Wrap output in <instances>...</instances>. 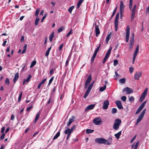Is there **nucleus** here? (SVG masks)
<instances>
[{"instance_id": "f257e3e1", "label": "nucleus", "mask_w": 149, "mask_h": 149, "mask_svg": "<svg viewBox=\"0 0 149 149\" xmlns=\"http://www.w3.org/2000/svg\"><path fill=\"white\" fill-rule=\"evenodd\" d=\"M112 139L111 138L109 139L108 141L102 138H97L95 139V141L99 144L103 143L109 145L111 143Z\"/></svg>"}, {"instance_id": "f03ea898", "label": "nucleus", "mask_w": 149, "mask_h": 149, "mask_svg": "<svg viewBox=\"0 0 149 149\" xmlns=\"http://www.w3.org/2000/svg\"><path fill=\"white\" fill-rule=\"evenodd\" d=\"M121 123V120L118 118L116 119L113 125V128L115 130H118Z\"/></svg>"}, {"instance_id": "7ed1b4c3", "label": "nucleus", "mask_w": 149, "mask_h": 149, "mask_svg": "<svg viewBox=\"0 0 149 149\" xmlns=\"http://www.w3.org/2000/svg\"><path fill=\"white\" fill-rule=\"evenodd\" d=\"M146 111V109H144L141 113L140 115L139 116L138 118L137 119L136 124L137 125L139 122H140L144 116V115Z\"/></svg>"}, {"instance_id": "20e7f679", "label": "nucleus", "mask_w": 149, "mask_h": 149, "mask_svg": "<svg viewBox=\"0 0 149 149\" xmlns=\"http://www.w3.org/2000/svg\"><path fill=\"white\" fill-rule=\"evenodd\" d=\"M119 16V13H118L117 14L115 20V30L116 31H117L118 29V19Z\"/></svg>"}, {"instance_id": "39448f33", "label": "nucleus", "mask_w": 149, "mask_h": 149, "mask_svg": "<svg viewBox=\"0 0 149 149\" xmlns=\"http://www.w3.org/2000/svg\"><path fill=\"white\" fill-rule=\"evenodd\" d=\"M130 35V28L129 26H127L126 30V41L127 42L129 41Z\"/></svg>"}, {"instance_id": "423d86ee", "label": "nucleus", "mask_w": 149, "mask_h": 149, "mask_svg": "<svg viewBox=\"0 0 149 149\" xmlns=\"http://www.w3.org/2000/svg\"><path fill=\"white\" fill-rule=\"evenodd\" d=\"M93 122L95 125H99L102 122V121L100 117H97L93 120Z\"/></svg>"}, {"instance_id": "0eeeda50", "label": "nucleus", "mask_w": 149, "mask_h": 149, "mask_svg": "<svg viewBox=\"0 0 149 149\" xmlns=\"http://www.w3.org/2000/svg\"><path fill=\"white\" fill-rule=\"evenodd\" d=\"M148 90V88H146L143 93L141 95L140 99V102H141L143 101L144 99L145 98L146 95H147Z\"/></svg>"}, {"instance_id": "6e6552de", "label": "nucleus", "mask_w": 149, "mask_h": 149, "mask_svg": "<svg viewBox=\"0 0 149 149\" xmlns=\"http://www.w3.org/2000/svg\"><path fill=\"white\" fill-rule=\"evenodd\" d=\"M112 50V47H111L108 51H107V53L104 58L103 59V63H104L106 62V61L107 60V59L108 58L109 55L111 53V51Z\"/></svg>"}, {"instance_id": "1a4fd4ad", "label": "nucleus", "mask_w": 149, "mask_h": 149, "mask_svg": "<svg viewBox=\"0 0 149 149\" xmlns=\"http://www.w3.org/2000/svg\"><path fill=\"white\" fill-rule=\"evenodd\" d=\"M139 46L138 45L136 47V48L135 50V52H134V54H133V63H134L135 59L136 58V56H137V55L139 52Z\"/></svg>"}, {"instance_id": "9d476101", "label": "nucleus", "mask_w": 149, "mask_h": 149, "mask_svg": "<svg viewBox=\"0 0 149 149\" xmlns=\"http://www.w3.org/2000/svg\"><path fill=\"white\" fill-rule=\"evenodd\" d=\"M91 74H90L88 77L87 79L86 80L85 84V88H86L88 86V84L91 80Z\"/></svg>"}, {"instance_id": "9b49d317", "label": "nucleus", "mask_w": 149, "mask_h": 149, "mask_svg": "<svg viewBox=\"0 0 149 149\" xmlns=\"http://www.w3.org/2000/svg\"><path fill=\"white\" fill-rule=\"evenodd\" d=\"M123 91H126V93L127 94H129L132 93L133 92V90L132 88L127 87L123 89Z\"/></svg>"}, {"instance_id": "f8f14e48", "label": "nucleus", "mask_w": 149, "mask_h": 149, "mask_svg": "<svg viewBox=\"0 0 149 149\" xmlns=\"http://www.w3.org/2000/svg\"><path fill=\"white\" fill-rule=\"evenodd\" d=\"M125 7V6L123 1H121L120 2V13L121 15L122 14L124 10Z\"/></svg>"}, {"instance_id": "ddd939ff", "label": "nucleus", "mask_w": 149, "mask_h": 149, "mask_svg": "<svg viewBox=\"0 0 149 149\" xmlns=\"http://www.w3.org/2000/svg\"><path fill=\"white\" fill-rule=\"evenodd\" d=\"M142 72H137L134 75V79H135L138 80L139 79V78L141 76Z\"/></svg>"}, {"instance_id": "4468645a", "label": "nucleus", "mask_w": 149, "mask_h": 149, "mask_svg": "<svg viewBox=\"0 0 149 149\" xmlns=\"http://www.w3.org/2000/svg\"><path fill=\"white\" fill-rule=\"evenodd\" d=\"M109 104V101L107 100H105L104 102L103 105V109H107L108 108V106Z\"/></svg>"}, {"instance_id": "2eb2a0df", "label": "nucleus", "mask_w": 149, "mask_h": 149, "mask_svg": "<svg viewBox=\"0 0 149 149\" xmlns=\"http://www.w3.org/2000/svg\"><path fill=\"white\" fill-rule=\"evenodd\" d=\"M95 35L96 37H97L98 36L99 34L100 33V31L99 29V26L97 25H96V23L95 24Z\"/></svg>"}, {"instance_id": "dca6fc26", "label": "nucleus", "mask_w": 149, "mask_h": 149, "mask_svg": "<svg viewBox=\"0 0 149 149\" xmlns=\"http://www.w3.org/2000/svg\"><path fill=\"white\" fill-rule=\"evenodd\" d=\"M118 108L119 109H123V107L122 105L121 102L120 101H117L115 102Z\"/></svg>"}, {"instance_id": "f3484780", "label": "nucleus", "mask_w": 149, "mask_h": 149, "mask_svg": "<svg viewBox=\"0 0 149 149\" xmlns=\"http://www.w3.org/2000/svg\"><path fill=\"white\" fill-rule=\"evenodd\" d=\"M95 104H91L88 106L85 109V111H86L90 110L93 109L95 107Z\"/></svg>"}, {"instance_id": "a211bd4d", "label": "nucleus", "mask_w": 149, "mask_h": 149, "mask_svg": "<svg viewBox=\"0 0 149 149\" xmlns=\"http://www.w3.org/2000/svg\"><path fill=\"white\" fill-rule=\"evenodd\" d=\"M46 80H47L46 78L45 79H43V80H42V81H41L40 83L39 84H38V86L37 88H38V89H39L40 88V87H41V86H42V85L44 84L46 81Z\"/></svg>"}, {"instance_id": "6ab92c4d", "label": "nucleus", "mask_w": 149, "mask_h": 149, "mask_svg": "<svg viewBox=\"0 0 149 149\" xmlns=\"http://www.w3.org/2000/svg\"><path fill=\"white\" fill-rule=\"evenodd\" d=\"M32 77V76L30 74L29 75L28 77L26 79H24L23 81V84H24L26 82H28L30 80V79Z\"/></svg>"}, {"instance_id": "aec40b11", "label": "nucleus", "mask_w": 149, "mask_h": 149, "mask_svg": "<svg viewBox=\"0 0 149 149\" xmlns=\"http://www.w3.org/2000/svg\"><path fill=\"white\" fill-rule=\"evenodd\" d=\"M134 40L130 39V43L129 44V49L130 50H131L132 49V46L134 45Z\"/></svg>"}, {"instance_id": "412c9836", "label": "nucleus", "mask_w": 149, "mask_h": 149, "mask_svg": "<svg viewBox=\"0 0 149 149\" xmlns=\"http://www.w3.org/2000/svg\"><path fill=\"white\" fill-rule=\"evenodd\" d=\"M19 77L18 72L16 73L15 75L14 78L13 79L14 84L15 83Z\"/></svg>"}, {"instance_id": "4be33fe9", "label": "nucleus", "mask_w": 149, "mask_h": 149, "mask_svg": "<svg viewBox=\"0 0 149 149\" xmlns=\"http://www.w3.org/2000/svg\"><path fill=\"white\" fill-rule=\"evenodd\" d=\"M146 102V101L144 102L138 108V109L140 111L145 106Z\"/></svg>"}, {"instance_id": "5701e85b", "label": "nucleus", "mask_w": 149, "mask_h": 149, "mask_svg": "<svg viewBox=\"0 0 149 149\" xmlns=\"http://www.w3.org/2000/svg\"><path fill=\"white\" fill-rule=\"evenodd\" d=\"M94 82H95V81H93L91 83V84L89 86L87 90H88L90 91H91V89H92V88L94 84Z\"/></svg>"}, {"instance_id": "b1692460", "label": "nucleus", "mask_w": 149, "mask_h": 149, "mask_svg": "<svg viewBox=\"0 0 149 149\" xmlns=\"http://www.w3.org/2000/svg\"><path fill=\"white\" fill-rule=\"evenodd\" d=\"M121 131H120L118 133L115 134L114 136L116 138L118 139L119 138L120 136L121 135Z\"/></svg>"}, {"instance_id": "393cba45", "label": "nucleus", "mask_w": 149, "mask_h": 149, "mask_svg": "<svg viewBox=\"0 0 149 149\" xmlns=\"http://www.w3.org/2000/svg\"><path fill=\"white\" fill-rule=\"evenodd\" d=\"M72 132L71 131L70 129H68L64 131V133L65 134H71Z\"/></svg>"}, {"instance_id": "a878e982", "label": "nucleus", "mask_w": 149, "mask_h": 149, "mask_svg": "<svg viewBox=\"0 0 149 149\" xmlns=\"http://www.w3.org/2000/svg\"><path fill=\"white\" fill-rule=\"evenodd\" d=\"M111 36V33H110V34H108L106 38V43H108L109 41L110 40Z\"/></svg>"}, {"instance_id": "bb28decb", "label": "nucleus", "mask_w": 149, "mask_h": 149, "mask_svg": "<svg viewBox=\"0 0 149 149\" xmlns=\"http://www.w3.org/2000/svg\"><path fill=\"white\" fill-rule=\"evenodd\" d=\"M40 112H39L36 115L35 120V122H36L38 120V119L39 116L40 115Z\"/></svg>"}, {"instance_id": "cd10ccee", "label": "nucleus", "mask_w": 149, "mask_h": 149, "mask_svg": "<svg viewBox=\"0 0 149 149\" xmlns=\"http://www.w3.org/2000/svg\"><path fill=\"white\" fill-rule=\"evenodd\" d=\"M84 0H79L77 5V8H79L80 7V6L81 4L83 2Z\"/></svg>"}, {"instance_id": "c85d7f7f", "label": "nucleus", "mask_w": 149, "mask_h": 149, "mask_svg": "<svg viewBox=\"0 0 149 149\" xmlns=\"http://www.w3.org/2000/svg\"><path fill=\"white\" fill-rule=\"evenodd\" d=\"M136 12H132L131 15V20L132 21L134 19Z\"/></svg>"}, {"instance_id": "c756f323", "label": "nucleus", "mask_w": 149, "mask_h": 149, "mask_svg": "<svg viewBox=\"0 0 149 149\" xmlns=\"http://www.w3.org/2000/svg\"><path fill=\"white\" fill-rule=\"evenodd\" d=\"M60 131L58 132L56 134V135L54 137L53 139V140H54L55 139H57L58 137L60 136Z\"/></svg>"}, {"instance_id": "7c9ffc66", "label": "nucleus", "mask_w": 149, "mask_h": 149, "mask_svg": "<svg viewBox=\"0 0 149 149\" xmlns=\"http://www.w3.org/2000/svg\"><path fill=\"white\" fill-rule=\"evenodd\" d=\"M98 46L97 47V48L95 50V52H94V53L97 54V52H98V51L99 50V49L100 47L101 46V44H99L98 45Z\"/></svg>"}, {"instance_id": "2f4dec72", "label": "nucleus", "mask_w": 149, "mask_h": 149, "mask_svg": "<svg viewBox=\"0 0 149 149\" xmlns=\"http://www.w3.org/2000/svg\"><path fill=\"white\" fill-rule=\"evenodd\" d=\"M106 85H105L103 87H102L100 88V91L102 92L105 90L106 88Z\"/></svg>"}, {"instance_id": "473e14b6", "label": "nucleus", "mask_w": 149, "mask_h": 149, "mask_svg": "<svg viewBox=\"0 0 149 149\" xmlns=\"http://www.w3.org/2000/svg\"><path fill=\"white\" fill-rule=\"evenodd\" d=\"M133 4V0H130V4H129V8L131 10Z\"/></svg>"}, {"instance_id": "72a5a7b5", "label": "nucleus", "mask_w": 149, "mask_h": 149, "mask_svg": "<svg viewBox=\"0 0 149 149\" xmlns=\"http://www.w3.org/2000/svg\"><path fill=\"white\" fill-rule=\"evenodd\" d=\"M119 81L120 83L124 84L126 80L125 78H123L119 79Z\"/></svg>"}, {"instance_id": "f704fd0d", "label": "nucleus", "mask_w": 149, "mask_h": 149, "mask_svg": "<svg viewBox=\"0 0 149 149\" xmlns=\"http://www.w3.org/2000/svg\"><path fill=\"white\" fill-rule=\"evenodd\" d=\"M27 47V45L25 44L23 47V50L22 52V54H24L26 52Z\"/></svg>"}, {"instance_id": "c9c22d12", "label": "nucleus", "mask_w": 149, "mask_h": 149, "mask_svg": "<svg viewBox=\"0 0 149 149\" xmlns=\"http://www.w3.org/2000/svg\"><path fill=\"white\" fill-rule=\"evenodd\" d=\"M97 54L94 53L93 54V56L91 58V62H93L94 61V59L95 58Z\"/></svg>"}, {"instance_id": "e433bc0d", "label": "nucleus", "mask_w": 149, "mask_h": 149, "mask_svg": "<svg viewBox=\"0 0 149 149\" xmlns=\"http://www.w3.org/2000/svg\"><path fill=\"white\" fill-rule=\"evenodd\" d=\"M74 8V6H72L69 8L68 10V11L70 12L71 14L72 13V11Z\"/></svg>"}, {"instance_id": "4c0bfd02", "label": "nucleus", "mask_w": 149, "mask_h": 149, "mask_svg": "<svg viewBox=\"0 0 149 149\" xmlns=\"http://www.w3.org/2000/svg\"><path fill=\"white\" fill-rule=\"evenodd\" d=\"M90 92V91L87 90L84 94V97L85 98H86V97L88 96V95L89 94Z\"/></svg>"}, {"instance_id": "58836bf2", "label": "nucleus", "mask_w": 149, "mask_h": 149, "mask_svg": "<svg viewBox=\"0 0 149 149\" xmlns=\"http://www.w3.org/2000/svg\"><path fill=\"white\" fill-rule=\"evenodd\" d=\"M54 37V33L53 32L50 35L49 37V39L51 42H52V40L53 38Z\"/></svg>"}, {"instance_id": "ea45409f", "label": "nucleus", "mask_w": 149, "mask_h": 149, "mask_svg": "<svg viewBox=\"0 0 149 149\" xmlns=\"http://www.w3.org/2000/svg\"><path fill=\"white\" fill-rule=\"evenodd\" d=\"M40 10V9L39 8H37L36 11L35 13V16L36 17H37L38 15L39 14V11Z\"/></svg>"}, {"instance_id": "a19ab883", "label": "nucleus", "mask_w": 149, "mask_h": 149, "mask_svg": "<svg viewBox=\"0 0 149 149\" xmlns=\"http://www.w3.org/2000/svg\"><path fill=\"white\" fill-rule=\"evenodd\" d=\"M36 61L34 60L31 63V66H30V68H32L36 64Z\"/></svg>"}, {"instance_id": "79ce46f5", "label": "nucleus", "mask_w": 149, "mask_h": 149, "mask_svg": "<svg viewBox=\"0 0 149 149\" xmlns=\"http://www.w3.org/2000/svg\"><path fill=\"white\" fill-rule=\"evenodd\" d=\"M93 131L94 130L89 129H87L86 130V133L87 134L92 133L93 132Z\"/></svg>"}, {"instance_id": "37998d69", "label": "nucleus", "mask_w": 149, "mask_h": 149, "mask_svg": "<svg viewBox=\"0 0 149 149\" xmlns=\"http://www.w3.org/2000/svg\"><path fill=\"white\" fill-rule=\"evenodd\" d=\"M64 29V27L63 26L59 28L58 30V33H60Z\"/></svg>"}, {"instance_id": "c03bdc74", "label": "nucleus", "mask_w": 149, "mask_h": 149, "mask_svg": "<svg viewBox=\"0 0 149 149\" xmlns=\"http://www.w3.org/2000/svg\"><path fill=\"white\" fill-rule=\"evenodd\" d=\"M40 20V19L38 18H37L35 21V25L36 26L38 24V22Z\"/></svg>"}, {"instance_id": "a18cd8bd", "label": "nucleus", "mask_w": 149, "mask_h": 149, "mask_svg": "<svg viewBox=\"0 0 149 149\" xmlns=\"http://www.w3.org/2000/svg\"><path fill=\"white\" fill-rule=\"evenodd\" d=\"M22 92H21L20 93L19 95V96L18 98V101L19 102L21 100V97H22Z\"/></svg>"}, {"instance_id": "49530a36", "label": "nucleus", "mask_w": 149, "mask_h": 149, "mask_svg": "<svg viewBox=\"0 0 149 149\" xmlns=\"http://www.w3.org/2000/svg\"><path fill=\"white\" fill-rule=\"evenodd\" d=\"M115 74H116V75H114V77L116 79H118L117 77L120 75H119L116 72H115Z\"/></svg>"}, {"instance_id": "de8ad7c7", "label": "nucleus", "mask_w": 149, "mask_h": 149, "mask_svg": "<svg viewBox=\"0 0 149 149\" xmlns=\"http://www.w3.org/2000/svg\"><path fill=\"white\" fill-rule=\"evenodd\" d=\"M54 77L53 76L49 80V82L48 84V86H49L51 83H52V81L54 79Z\"/></svg>"}, {"instance_id": "09e8293b", "label": "nucleus", "mask_w": 149, "mask_h": 149, "mask_svg": "<svg viewBox=\"0 0 149 149\" xmlns=\"http://www.w3.org/2000/svg\"><path fill=\"white\" fill-rule=\"evenodd\" d=\"M117 112V109L116 108H113L112 109V113L113 114L116 113Z\"/></svg>"}, {"instance_id": "8fccbe9b", "label": "nucleus", "mask_w": 149, "mask_h": 149, "mask_svg": "<svg viewBox=\"0 0 149 149\" xmlns=\"http://www.w3.org/2000/svg\"><path fill=\"white\" fill-rule=\"evenodd\" d=\"M75 118V117L74 116H72L71 118L69 119V121H70L71 123H72L74 122Z\"/></svg>"}, {"instance_id": "3c124183", "label": "nucleus", "mask_w": 149, "mask_h": 149, "mask_svg": "<svg viewBox=\"0 0 149 149\" xmlns=\"http://www.w3.org/2000/svg\"><path fill=\"white\" fill-rule=\"evenodd\" d=\"M118 63V61L117 60L115 59L114 60L113 65L114 66H116Z\"/></svg>"}, {"instance_id": "603ef678", "label": "nucleus", "mask_w": 149, "mask_h": 149, "mask_svg": "<svg viewBox=\"0 0 149 149\" xmlns=\"http://www.w3.org/2000/svg\"><path fill=\"white\" fill-rule=\"evenodd\" d=\"M134 98L133 96L130 97L129 99L130 102L134 101Z\"/></svg>"}, {"instance_id": "864d4df0", "label": "nucleus", "mask_w": 149, "mask_h": 149, "mask_svg": "<svg viewBox=\"0 0 149 149\" xmlns=\"http://www.w3.org/2000/svg\"><path fill=\"white\" fill-rule=\"evenodd\" d=\"M139 143V141H138L134 146V149H137Z\"/></svg>"}, {"instance_id": "5fc2aeb1", "label": "nucleus", "mask_w": 149, "mask_h": 149, "mask_svg": "<svg viewBox=\"0 0 149 149\" xmlns=\"http://www.w3.org/2000/svg\"><path fill=\"white\" fill-rule=\"evenodd\" d=\"M9 80L8 78H6L5 80V84H6L8 85L9 84Z\"/></svg>"}, {"instance_id": "6e6d98bb", "label": "nucleus", "mask_w": 149, "mask_h": 149, "mask_svg": "<svg viewBox=\"0 0 149 149\" xmlns=\"http://www.w3.org/2000/svg\"><path fill=\"white\" fill-rule=\"evenodd\" d=\"M121 99L122 100H123L124 102L126 100V97L125 96H122L121 98Z\"/></svg>"}, {"instance_id": "4d7b16f0", "label": "nucleus", "mask_w": 149, "mask_h": 149, "mask_svg": "<svg viewBox=\"0 0 149 149\" xmlns=\"http://www.w3.org/2000/svg\"><path fill=\"white\" fill-rule=\"evenodd\" d=\"M117 6L116 7V8H115V9L113 11V14H112V16H111V17H113V16L115 14V13L116 12V10H117Z\"/></svg>"}, {"instance_id": "13d9d810", "label": "nucleus", "mask_w": 149, "mask_h": 149, "mask_svg": "<svg viewBox=\"0 0 149 149\" xmlns=\"http://www.w3.org/2000/svg\"><path fill=\"white\" fill-rule=\"evenodd\" d=\"M129 70L130 73H132L134 71V68L132 67L129 68Z\"/></svg>"}, {"instance_id": "bf43d9fd", "label": "nucleus", "mask_w": 149, "mask_h": 149, "mask_svg": "<svg viewBox=\"0 0 149 149\" xmlns=\"http://www.w3.org/2000/svg\"><path fill=\"white\" fill-rule=\"evenodd\" d=\"M5 135V134L4 133H3L1 135V138H0V139L1 140H3L4 139V137Z\"/></svg>"}, {"instance_id": "052dcab7", "label": "nucleus", "mask_w": 149, "mask_h": 149, "mask_svg": "<svg viewBox=\"0 0 149 149\" xmlns=\"http://www.w3.org/2000/svg\"><path fill=\"white\" fill-rule=\"evenodd\" d=\"M136 135H135L131 139L130 142V143H132L134 141L136 137Z\"/></svg>"}, {"instance_id": "680f3d73", "label": "nucleus", "mask_w": 149, "mask_h": 149, "mask_svg": "<svg viewBox=\"0 0 149 149\" xmlns=\"http://www.w3.org/2000/svg\"><path fill=\"white\" fill-rule=\"evenodd\" d=\"M72 33V30H71L69 32V33H68L67 35H66V37H68V36H70L71 34Z\"/></svg>"}, {"instance_id": "e2e57ef3", "label": "nucleus", "mask_w": 149, "mask_h": 149, "mask_svg": "<svg viewBox=\"0 0 149 149\" xmlns=\"http://www.w3.org/2000/svg\"><path fill=\"white\" fill-rule=\"evenodd\" d=\"M47 14H45L44 16L42 18V19H41V22H42L44 20V19H45V17H46V16L47 15Z\"/></svg>"}, {"instance_id": "0e129e2a", "label": "nucleus", "mask_w": 149, "mask_h": 149, "mask_svg": "<svg viewBox=\"0 0 149 149\" xmlns=\"http://www.w3.org/2000/svg\"><path fill=\"white\" fill-rule=\"evenodd\" d=\"M22 65L23 66V67L22 68V71H24V70H25V67L26 66V64H22Z\"/></svg>"}, {"instance_id": "69168bd1", "label": "nucleus", "mask_w": 149, "mask_h": 149, "mask_svg": "<svg viewBox=\"0 0 149 149\" xmlns=\"http://www.w3.org/2000/svg\"><path fill=\"white\" fill-rule=\"evenodd\" d=\"M50 74L52 75L54 73V70L52 69H51L49 71Z\"/></svg>"}, {"instance_id": "338daca9", "label": "nucleus", "mask_w": 149, "mask_h": 149, "mask_svg": "<svg viewBox=\"0 0 149 149\" xmlns=\"http://www.w3.org/2000/svg\"><path fill=\"white\" fill-rule=\"evenodd\" d=\"M75 127H76L75 125H74L71 127V129H70V130L72 132L75 128Z\"/></svg>"}, {"instance_id": "774afa93", "label": "nucleus", "mask_w": 149, "mask_h": 149, "mask_svg": "<svg viewBox=\"0 0 149 149\" xmlns=\"http://www.w3.org/2000/svg\"><path fill=\"white\" fill-rule=\"evenodd\" d=\"M146 13L147 14L149 13V5L148 6V8H146Z\"/></svg>"}]
</instances>
